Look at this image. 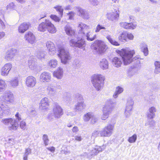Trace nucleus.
Masks as SVG:
<instances>
[{
    "mask_svg": "<svg viewBox=\"0 0 160 160\" xmlns=\"http://www.w3.org/2000/svg\"><path fill=\"white\" fill-rule=\"evenodd\" d=\"M46 46L48 49L50 55H52L55 53L56 48L54 43L48 41L46 43Z\"/></svg>",
    "mask_w": 160,
    "mask_h": 160,
    "instance_id": "obj_23",
    "label": "nucleus"
},
{
    "mask_svg": "<svg viewBox=\"0 0 160 160\" xmlns=\"http://www.w3.org/2000/svg\"><path fill=\"white\" fill-rule=\"evenodd\" d=\"M15 117L17 118V119L18 120H21V115L19 114L18 112H17L15 115Z\"/></svg>",
    "mask_w": 160,
    "mask_h": 160,
    "instance_id": "obj_64",
    "label": "nucleus"
},
{
    "mask_svg": "<svg viewBox=\"0 0 160 160\" xmlns=\"http://www.w3.org/2000/svg\"><path fill=\"white\" fill-rule=\"evenodd\" d=\"M155 68L154 70V72L156 74H158L160 73V62L156 61L154 62Z\"/></svg>",
    "mask_w": 160,
    "mask_h": 160,
    "instance_id": "obj_44",
    "label": "nucleus"
},
{
    "mask_svg": "<svg viewBox=\"0 0 160 160\" xmlns=\"http://www.w3.org/2000/svg\"><path fill=\"white\" fill-rule=\"evenodd\" d=\"M31 153V149L30 148H27L25 149V152L24 155L25 156H28Z\"/></svg>",
    "mask_w": 160,
    "mask_h": 160,
    "instance_id": "obj_59",
    "label": "nucleus"
},
{
    "mask_svg": "<svg viewBox=\"0 0 160 160\" xmlns=\"http://www.w3.org/2000/svg\"><path fill=\"white\" fill-rule=\"evenodd\" d=\"M99 133L100 132L98 131V130H95L92 133L91 137L93 138L97 137L98 136Z\"/></svg>",
    "mask_w": 160,
    "mask_h": 160,
    "instance_id": "obj_56",
    "label": "nucleus"
},
{
    "mask_svg": "<svg viewBox=\"0 0 160 160\" xmlns=\"http://www.w3.org/2000/svg\"><path fill=\"white\" fill-rule=\"evenodd\" d=\"M83 35L86 37L87 40L89 41L94 40L96 37V34H93L92 32L89 31H88L85 33H84Z\"/></svg>",
    "mask_w": 160,
    "mask_h": 160,
    "instance_id": "obj_24",
    "label": "nucleus"
},
{
    "mask_svg": "<svg viewBox=\"0 0 160 160\" xmlns=\"http://www.w3.org/2000/svg\"><path fill=\"white\" fill-rule=\"evenodd\" d=\"M57 87L52 84H49L47 88V90L49 94L53 95L56 92Z\"/></svg>",
    "mask_w": 160,
    "mask_h": 160,
    "instance_id": "obj_34",
    "label": "nucleus"
},
{
    "mask_svg": "<svg viewBox=\"0 0 160 160\" xmlns=\"http://www.w3.org/2000/svg\"><path fill=\"white\" fill-rule=\"evenodd\" d=\"M1 122L4 124L8 126V128L11 130H16L18 127L16 120L12 118L3 119Z\"/></svg>",
    "mask_w": 160,
    "mask_h": 160,
    "instance_id": "obj_7",
    "label": "nucleus"
},
{
    "mask_svg": "<svg viewBox=\"0 0 160 160\" xmlns=\"http://www.w3.org/2000/svg\"><path fill=\"white\" fill-rule=\"evenodd\" d=\"M89 2L93 6L98 5L99 2L98 0H88Z\"/></svg>",
    "mask_w": 160,
    "mask_h": 160,
    "instance_id": "obj_53",
    "label": "nucleus"
},
{
    "mask_svg": "<svg viewBox=\"0 0 160 160\" xmlns=\"http://www.w3.org/2000/svg\"><path fill=\"white\" fill-rule=\"evenodd\" d=\"M106 38L109 42L112 45L116 46H119L120 45L119 42H117L115 39L112 38L110 35L107 36L106 37Z\"/></svg>",
    "mask_w": 160,
    "mask_h": 160,
    "instance_id": "obj_38",
    "label": "nucleus"
},
{
    "mask_svg": "<svg viewBox=\"0 0 160 160\" xmlns=\"http://www.w3.org/2000/svg\"><path fill=\"white\" fill-rule=\"evenodd\" d=\"M69 44L71 46L73 47H77L83 50H85V49L86 43L83 39L77 40L72 39L69 41Z\"/></svg>",
    "mask_w": 160,
    "mask_h": 160,
    "instance_id": "obj_8",
    "label": "nucleus"
},
{
    "mask_svg": "<svg viewBox=\"0 0 160 160\" xmlns=\"http://www.w3.org/2000/svg\"><path fill=\"white\" fill-rule=\"evenodd\" d=\"M142 50L145 56H147L148 53L147 45L144 43H142L140 45Z\"/></svg>",
    "mask_w": 160,
    "mask_h": 160,
    "instance_id": "obj_41",
    "label": "nucleus"
},
{
    "mask_svg": "<svg viewBox=\"0 0 160 160\" xmlns=\"http://www.w3.org/2000/svg\"><path fill=\"white\" fill-rule=\"evenodd\" d=\"M42 139L45 145L47 146L48 145L49 140L47 134H44L43 135Z\"/></svg>",
    "mask_w": 160,
    "mask_h": 160,
    "instance_id": "obj_48",
    "label": "nucleus"
},
{
    "mask_svg": "<svg viewBox=\"0 0 160 160\" xmlns=\"http://www.w3.org/2000/svg\"><path fill=\"white\" fill-rule=\"evenodd\" d=\"M91 48L94 53L101 54L106 51L108 47L104 42L101 40H97L92 45Z\"/></svg>",
    "mask_w": 160,
    "mask_h": 160,
    "instance_id": "obj_5",
    "label": "nucleus"
},
{
    "mask_svg": "<svg viewBox=\"0 0 160 160\" xmlns=\"http://www.w3.org/2000/svg\"><path fill=\"white\" fill-rule=\"evenodd\" d=\"M58 51V55L61 58V62L66 64L71 58L68 51L65 49L63 46L59 47Z\"/></svg>",
    "mask_w": 160,
    "mask_h": 160,
    "instance_id": "obj_6",
    "label": "nucleus"
},
{
    "mask_svg": "<svg viewBox=\"0 0 160 160\" xmlns=\"http://www.w3.org/2000/svg\"><path fill=\"white\" fill-rule=\"evenodd\" d=\"M57 61L55 59L51 60L48 62L49 66L53 68H55L57 65Z\"/></svg>",
    "mask_w": 160,
    "mask_h": 160,
    "instance_id": "obj_45",
    "label": "nucleus"
},
{
    "mask_svg": "<svg viewBox=\"0 0 160 160\" xmlns=\"http://www.w3.org/2000/svg\"><path fill=\"white\" fill-rule=\"evenodd\" d=\"M83 120L85 122L88 121L90 120L91 123H94L97 121V118L93 114L92 112H88L85 114L83 118Z\"/></svg>",
    "mask_w": 160,
    "mask_h": 160,
    "instance_id": "obj_18",
    "label": "nucleus"
},
{
    "mask_svg": "<svg viewBox=\"0 0 160 160\" xmlns=\"http://www.w3.org/2000/svg\"><path fill=\"white\" fill-rule=\"evenodd\" d=\"M63 74V72L62 69L60 68H58L53 73L54 77H56L58 79H60L62 78Z\"/></svg>",
    "mask_w": 160,
    "mask_h": 160,
    "instance_id": "obj_31",
    "label": "nucleus"
},
{
    "mask_svg": "<svg viewBox=\"0 0 160 160\" xmlns=\"http://www.w3.org/2000/svg\"><path fill=\"white\" fill-rule=\"evenodd\" d=\"M24 38L26 40H27L28 42L31 44L33 43L35 40V38L34 35L31 32H29L26 33L24 36Z\"/></svg>",
    "mask_w": 160,
    "mask_h": 160,
    "instance_id": "obj_22",
    "label": "nucleus"
},
{
    "mask_svg": "<svg viewBox=\"0 0 160 160\" xmlns=\"http://www.w3.org/2000/svg\"><path fill=\"white\" fill-rule=\"evenodd\" d=\"M129 19L130 21V23L127 22H121L119 24L121 27L126 29H134L136 28L137 25L136 24L133 23L134 22V17L133 16H130L129 17Z\"/></svg>",
    "mask_w": 160,
    "mask_h": 160,
    "instance_id": "obj_12",
    "label": "nucleus"
},
{
    "mask_svg": "<svg viewBox=\"0 0 160 160\" xmlns=\"http://www.w3.org/2000/svg\"><path fill=\"white\" fill-rule=\"evenodd\" d=\"M75 98L76 100H77L78 101L81 102L83 100V97L82 96L78 93L76 94L75 95Z\"/></svg>",
    "mask_w": 160,
    "mask_h": 160,
    "instance_id": "obj_52",
    "label": "nucleus"
},
{
    "mask_svg": "<svg viewBox=\"0 0 160 160\" xmlns=\"http://www.w3.org/2000/svg\"><path fill=\"white\" fill-rule=\"evenodd\" d=\"M128 33L123 32L118 36V40L122 42H125L127 41Z\"/></svg>",
    "mask_w": 160,
    "mask_h": 160,
    "instance_id": "obj_39",
    "label": "nucleus"
},
{
    "mask_svg": "<svg viewBox=\"0 0 160 160\" xmlns=\"http://www.w3.org/2000/svg\"><path fill=\"white\" fill-rule=\"evenodd\" d=\"M54 117L53 113H49L48 116V119L50 121H52L54 119Z\"/></svg>",
    "mask_w": 160,
    "mask_h": 160,
    "instance_id": "obj_60",
    "label": "nucleus"
},
{
    "mask_svg": "<svg viewBox=\"0 0 160 160\" xmlns=\"http://www.w3.org/2000/svg\"><path fill=\"white\" fill-rule=\"evenodd\" d=\"M50 18L56 22H59L60 20L59 18L55 15H51Z\"/></svg>",
    "mask_w": 160,
    "mask_h": 160,
    "instance_id": "obj_55",
    "label": "nucleus"
},
{
    "mask_svg": "<svg viewBox=\"0 0 160 160\" xmlns=\"http://www.w3.org/2000/svg\"><path fill=\"white\" fill-rule=\"evenodd\" d=\"M64 29L66 34L68 35L73 36L74 35L75 32L69 25H66L64 28Z\"/></svg>",
    "mask_w": 160,
    "mask_h": 160,
    "instance_id": "obj_32",
    "label": "nucleus"
},
{
    "mask_svg": "<svg viewBox=\"0 0 160 160\" xmlns=\"http://www.w3.org/2000/svg\"><path fill=\"white\" fill-rule=\"evenodd\" d=\"M119 14V11L108 13L107 14V18L110 21L115 22L118 19Z\"/></svg>",
    "mask_w": 160,
    "mask_h": 160,
    "instance_id": "obj_16",
    "label": "nucleus"
},
{
    "mask_svg": "<svg viewBox=\"0 0 160 160\" xmlns=\"http://www.w3.org/2000/svg\"><path fill=\"white\" fill-rule=\"evenodd\" d=\"M46 54V52L44 51L40 50L38 52L37 57L38 58L42 59L44 58Z\"/></svg>",
    "mask_w": 160,
    "mask_h": 160,
    "instance_id": "obj_43",
    "label": "nucleus"
},
{
    "mask_svg": "<svg viewBox=\"0 0 160 160\" xmlns=\"http://www.w3.org/2000/svg\"><path fill=\"white\" fill-rule=\"evenodd\" d=\"M73 64L76 67H78L80 66L81 63L79 60L77 59L74 61L73 62Z\"/></svg>",
    "mask_w": 160,
    "mask_h": 160,
    "instance_id": "obj_54",
    "label": "nucleus"
},
{
    "mask_svg": "<svg viewBox=\"0 0 160 160\" xmlns=\"http://www.w3.org/2000/svg\"><path fill=\"white\" fill-rule=\"evenodd\" d=\"M155 122L153 120L148 118V120L145 124V126H147L149 129H153L155 127Z\"/></svg>",
    "mask_w": 160,
    "mask_h": 160,
    "instance_id": "obj_35",
    "label": "nucleus"
},
{
    "mask_svg": "<svg viewBox=\"0 0 160 160\" xmlns=\"http://www.w3.org/2000/svg\"><path fill=\"white\" fill-rule=\"evenodd\" d=\"M30 24L28 22H23L18 27V31L19 33H23L28 28Z\"/></svg>",
    "mask_w": 160,
    "mask_h": 160,
    "instance_id": "obj_25",
    "label": "nucleus"
},
{
    "mask_svg": "<svg viewBox=\"0 0 160 160\" xmlns=\"http://www.w3.org/2000/svg\"><path fill=\"white\" fill-rule=\"evenodd\" d=\"M114 125L109 124L105 127L103 129L100 131V134L101 137H109L112 133Z\"/></svg>",
    "mask_w": 160,
    "mask_h": 160,
    "instance_id": "obj_11",
    "label": "nucleus"
},
{
    "mask_svg": "<svg viewBox=\"0 0 160 160\" xmlns=\"http://www.w3.org/2000/svg\"><path fill=\"white\" fill-rule=\"evenodd\" d=\"M0 27L2 29H4L6 28V25L0 18Z\"/></svg>",
    "mask_w": 160,
    "mask_h": 160,
    "instance_id": "obj_61",
    "label": "nucleus"
},
{
    "mask_svg": "<svg viewBox=\"0 0 160 160\" xmlns=\"http://www.w3.org/2000/svg\"><path fill=\"white\" fill-rule=\"evenodd\" d=\"M17 6L13 2H11L7 5L6 7L7 10L12 9L13 10H16Z\"/></svg>",
    "mask_w": 160,
    "mask_h": 160,
    "instance_id": "obj_47",
    "label": "nucleus"
},
{
    "mask_svg": "<svg viewBox=\"0 0 160 160\" xmlns=\"http://www.w3.org/2000/svg\"><path fill=\"white\" fill-rule=\"evenodd\" d=\"M99 65L100 68L103 70H106L108 68V62L105 58L101 60L99 62Z\"/></svg>",
    "mask_w": 160,
    "mask_h": 160,
    "instance_id": "obj_28",
    "label": "nucleus"
},
{
    "mask_svg": "<svg viewBox=\"0 0 160 160\" xmlns=\"http://www.w3.org/2000/svg\"><path fill=\"white\" fill-rule=\"evenodd\" d=\"M78 28L79 29L78 33L81 34V36H83V34L90 29V27L89 26L82 22L78 23Z\"/></svg>",
    "mask_w": 160,
    "mask_h": 160,
    "instance_id": "obj_19",
    "label": "nucleus"
},
{
    "mask_svg": "<svg viewBox=\"0 0 160 160\" xmlns=\"http://www.w3.org/2000/svg\"><path fill=\"white\" fill-rule=\"evenodd\" d=\"M101 29L106 30V28L103 26L98 24L96 27L95 32H99Z\"/></svg>",
    "mask_w": 160,
    "mask_h": 160,
    "instance_id": "obj_51",
    "label": "nucleus"
},
{
    "mask_svg": "<svg viewBox=\"0 0 160 160\" xmlns=\"http://www.w3.org/2000/svg\"><path fill=\"white\" fill-rule=\"evenodd\" d=\"M104 78L100 74H95L91 77V82L92 84L97 91L102 89L104 83Z\"/></svg>",
    "mask_w": 160,
    "mask_h": 160,
    "instance_id": "obj_4",
    "label": "nucleus"
},
{
    "mask_svg": "<svg viewBox=\"0 0 160 160\" xmlns=\"http://www.w3.org/2000/svg\"><path fill=\"white\" fill-rule=\"evenodd\" d=\"M26 123L24 121H22L20 123V127L21 128L23 129L24 130L26 128Z\"/></svg>",
    "mask_w": 160,
    "mask_h": 160,
    "instance_id": "obj_58",
    "label": "nucleus"
},
{
    "mask_svg": "<svg viewBox=\"0 0 160 160\" xmlns=\"http://www.w3.org/2000/svg\"><path fill=\"white\" fill-rule=\"evenodd\" d=\"M106 38L109 42L112 45L116 46H119L120 45L119 42H117L115 39L112 38L110 35L107 36L106 37Z\"/></svg>",
    "mask_w": 160,
    "mask_h": 160,
    "instance_id": "obj_37",
    "label": "nucleus"
},
{
    "mask_svg": "<svg viewBox=\"0 0 160 160\" xmlns=\"http://www.w3.org/2000/svg\"><path fill=\"white\" fill-rule=\"evenodd\" d=\"M12 68V65L10 62L5 64L1 69V75L3 76H8Z\"/></svg>",
    "mask_w": 160,
    "mask_h": 160,
    "instance_id": "obj_15",
    "label": "nucleus"
},
{
    "mask_svg": "<svg viewBox=\"0 0 160 160\" xmlns=\"http://www.w3.org/2000/svg\"><path fill=\"white\" fill-rule=\"evenodd\" d=\"M134 38L133 35L131 33H128L127 35V39L128 38L130 40H132Z\"/></svg>",
    "mask_w": 160,
    "mask_h": 160,
    "instance_id": "obj_62",
    "label": "nucleus"
},
{
    "mask_svg": "<svg viewBox=\"0 0 160 160\" xmlns=\"http://www.w3.org/2000/svg\"><path fill=\"white\" fill-rule=\"evenodd\" d=\"M11 86L13 88H15L18 85L19 80L17 77H15L12 79L10 81Z\"/></svg>",
    "mask_w": 160,
    "mask_h": 160,
    "instance_id": "obj_40",
    "label": "nucleus"
},
{
    "mask_svg": "<svg viewBox=\"0 0 160 160\" xmlns=\"http://www.w3.org/2000/svg\"><path fill=\"white\" fill-rule=\"evenodd\" d=\"M112 62L113 65L116 67H120L122 63L121 59L116 57H114L112 59Z\"/></svg>",
    "mask_w": 160,
    "mask_h": 160,
    "instance_id": "obj_33",
    "label": "nucleus"
},
{
    "mask_svg": "<svg viewBox=\"0 0 160 160\" xmlns=\"http://www.w3.org/2000/svg\"><path fill=\"white\" fill-rule=\"evenodd\" d=\"M75 9L78 15L83 18L88 19L89 18V15L87 11L80 7H75Z\"/></svg>",
    "mask_w": 160,
    "mask_h": 160,
    "instance_id": "obj_13",
    "label": "nucleus"
},
{
    "mask_svg": "<svg viewBox=\"0 0 160 160\" xmlns=\"http://www.w3.org/2000/svg\"><path fill=\"white\" fill-rule=\"evenodd\" d=\"M47 28L48 31L52 33H55L56 32V29L54 26L49 20H48L47 23Z\"/></svg>",
    "mask_w": 160,
    "mask_h": 160,
    "instance_id": "obj_27",
    "label": "nucleus"
},
{
    "mask_svg": "<svg viewBox=\"0 0 160 160\" xmlns=\"http://www.w3.org/2000/svg\"><path fill=\"white\" fill-rule=\"evenodd\" d=\"M28 66L31 69H34L36 67L35 61L29 59L28 60Z\"/></svg>",
    "mask_w": 160,
    "mask_h": 160,
    "instance_id": "obj_49",
    "label": "nucleus"
},
{
    "mask_svg": "<svg viewBox=\"0 0 160 160\" xmlns=\"http://www.w3.org/2000/svg\"><path fill=\"white\" fill-rule=\"evenodd\" d=\"M52 112L54 118H59L63 114V109L59 104L54 102L53 104Z\"/></svg>",
    "mask_w": 160,
    "mask_h": 160,
    "instance_id": "obj_9",
    "label": "nucleus"
},
{
    "mask_svg": "<svg viewBox=\"0 0 160 160\" xmlns=\"http://www.w3.org/2000/svg\"><path fill=\"white\" fill-rule=\"evenodd\" d=\"M37 82L36 79L33 76H29L25 79V84L28 88L34 87Z\"/></svg>",
    "mask_w": 160,
    "mask_h": 160,
    "instance_id": "obj_17",
    "label": "nucleus"
},
{
    "mask_svg": "<svg viewBox=\"0 0 160 160\" xmlns=\"http://www.w3.org/2000/svg\"><path fill=\"white\" fill-rule=\"evenodd\" d=\"M137 138V135L136 134H134L132 136L130 137L128 140L130 143H134L136 142Z\"/></svg>",
    "mask_w": 160,
    "mask_h": 160,
    "instance_id": "obj_46",
    "label": "nucleus"
},
{
    "mask_svg": "<svg viewBox=\"0 0 160 160\" xmlns=\"http://www.w3.org/2000/svg\"><path fill=\"white\" fill-rule=\"evenodd\" d=\"M7 87V85L4 80L0 79V92H2L5 90Z\"/></svg>",
    "mask_w": 160,
    "mask_h": 160,
    "instance_id": "obj_42",
    "label": "nucleus"
},
{
    "mask_svg": "<svg viewBox=\"0 0 160 160\" xmlns=\"http://www.w3.org/2000/svg\"><path fill=\"white\" fill-rule=\"evenodd\" d=\"M117 52L122 57L124 65H127L132 62H133V65L129 69L131 71L129 72V75L132 76L137 73L141 66L139 56H136L132 58L135 53V51L127 48L121 50H118Z\"/></svg>",
    "mask_w": 160,
    "mask_h": 160,
    "instance_id": "obj_1",
    "label": "nucleus"
},
{
    "mask_svg": "<svg viewBox=\"0 0 160 160\" xmlns=\"http://www.w3.org/2000/svg\"><path fill=\"white\" fill-rule=\"evenodd\" d=\"M47 23L48 20H46L44 22H42L38 25V31L41 32H44L47 30Z\"/></svg>",
    "mask_w": 160,
    "mask_h": 160,
    "instance_id": "obj_29",
    "label": "nucleus"
},
{
    "mask_svg": "<svg viewBox=\"0 0 160 160\" xmlns=\"http://www.w3.org/2000/svg\"><path fill=\"white\" fill-rule=\"evenodd\" d=\"M123 89L120 86H118L116 88L115 91L120 94L123 91Z\"/></svg>",
    "mask_w": 160,
    "mask_h": 160,
    "instance_id": "obj_57",
    "label": "nucleus"
},
{
    "mask_svg": "<svg viewBox=\"0 0 160 160\" xmlns=\"http://www.w3.org/2000/svg\"><path fill=\"white\" fill-rule=\"evenodd\" d=\"M17 53L16 49L12 48L8 50L6 52L4 56V59L8 61H10L14 57Z\"/></svg>",
    "mask_w": 160,
    "mask_h": 160,
    "instance_id": "obj_14",
    "label": "nucleus"
},
{
    "mask_svg": "<svg viewBox=\"0 0 160 160\" xmlns=\"http://www.w3.org/2000/svg\"><path fill=\"white\" fill-rule=\"evenodd\" d=\"M14 101V97L11 92H5L0 96V117L7 110L8 106L6 103H11Z\"/></svg>",
    "mask_w": 160,
    "mask_h": 160,
    "instance_id": "obj_2",
    "label": "nucleus"
},
{
    "mask_svg": "<svg viewBox=\"0 0 160 160\" xmlns=\"http://www.w3.org/2000/svg\"><path fill=\"white\" fill-rule=\"evenodd\" d=\"M85 105L83 101L78 102L75 106L76 110V111H81L85 108Z\"/></svg>",
    "mask_w": 160,
    "mask_h": 160,
    "instance_id": "obj_36",
    "label": "nucleus"
},
{
    "mask_svg": "<svg viewBox=\"0 0 160 160\" xmlns=\"http://www.w3.org/2000/svg\"><path fill=\"white\" fill-rule=\"evenodd\" d=\"M106 146L102 145V147L97 146L96 147L91 151L90 153V156H92L97 155L99 152H102L106 148Z\"/></svg>",
    "mask_w": 160,
    "mask_h": 160,
    "instance_id": "obj_21",
    "label": "nucleus"
},
{
    "mask_svg": "<svg viewBox=\"0 0 160 160\" xmlns=\"http://www.w3.org/2000/svg\"><path fill=\"white\" fill-rule=\"evenodd\" d=\"M51 79V74L46 72L42 73L40 76V80L41 82H48Z\"/></svg>",
    "mask_w": 160,
    "mask_h": 160,
    "instance_id": "obj_20",
    "label": "nucleus"
},
{
    "mask_svg": "<svg viewBox=\"0 0 160 160\" xmlns=\"http://www.w3.org/2000/svg\"><path fill=\"white\" fill-rule=\"evenodd\" d=\"M148 111L147 115L148 118L150 119L153 118L155 116V112L156 111L155 108L154 107H152L149 108Z\"/></svg>",
    "mask_w": 160,
    "mask_h": 160,
    "instance_id": "obj_26",
    "label": "nucleus"
},
{
    "mask_svg": "<svg viewBox=\"0 0 160 160\" xmlns=\"http://www.w3.org/2000/svg\"><path fill=\"white\" fill-rule=\"evenodd\" d=\"M40 104L39 107L40 109H43L45 108L49 105L48 98H42L41 100Z\"/></svg>",
    "mask_w": 160,
    "mask_h": 160,
    "instance_id": "obj_30",
    "label": "nucleus"
},
{
    "mask_svg": "<svg viewBox=\"0 0 160 160\" xmlns=\"http://www.w3.org/2000/svg\"><path fill=\"white\" fill-rule=\"evenodd\" d=\"M134 104V101L131 98H129L127 99L124 114L126 118L129 117L132 113V111Z\"/></svg>",
    "mask_w": 160,
    "mask_h": 160,
    "instance_id": "obj_10",
    "label": "nucleus"
},
{
    "mask_svg": "<svg viewBox=\"0 0 160 160\" xmlns=\"http://www.w3.org/2000/svg\"><path fill=\"white\" fill-rule=\"evenodd\" d=\"M116 105V103L112 99L108 100L106 102L105 104L102 108V114L101 119L105 120L109 117Z\"/></svg>",
    "mask_w": 160,
    "mask_h": 160,
    "instance_id": "obj_3",
    "label": "nucleus"
},
{
    "mask_svg": "<svg viewBox=\"0 0 160 160\" xmlns=\"http://www.w3.org/2000/svg\"><path fill=\"white\" fill-rule=\"evenodd\" d=\"M46 148L48 150L50 151L51 152H53L55 151V148L53 147H47Z\"/></svg>",
    "mask_w": 160,
    "mask_h": 160,
    "instance_id": "obj_63",
    "label": "nucleus"
},
{
    "mask_svg": "<svg viewBox=\"0 0 160 160\" xmlns=\"http://www.w3.org/2000/svg\"><path fill=\"white\" fill-rule=\"evenodd\" d=\"M54 8L55 9L56 11L59 13V14L62 17L63 15V9L62 8L61 6L58 5L54 7Z\"/></svg>",
    "mask_w": 160,
    "mask_h": 160,
    "instance_id": "obj_50",
    "label": "nucleus"
}]
</instances>
